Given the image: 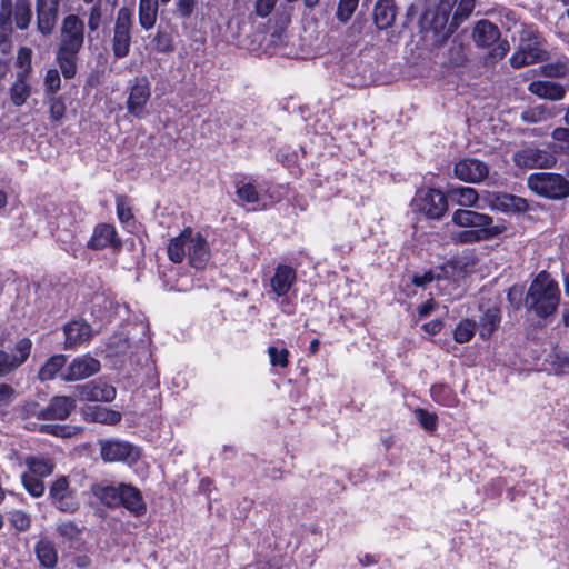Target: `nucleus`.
I'll return each mask as SVG.
<instances>
[{
	"label": "nucleus",
	"instance_id": "obj_1",
	"mask_svg": "<svg viewBox=\"0 0 569 569\" xmlns=\"http://www.w3.org/2000/svg\"><path fill=\"white\" fill-rule=\"evenodd\" d=\"M451 221L455 226L463 229L451 236L455 243L461 244L491 240L507 230L505 221L495 222L492 217L469 209L455 210Z\"/></svg>",
	"mask_w": 569,
	"mask_h": 569
},
{
	"label": "nucleus",
	"instance_id": "obj_2",
	"mask_svg": "<svg viewBox=\"0 0 569 569\" xmlns=\"http://www.w3.org/2000/svg\"><path fill=\"white\" fill-rule=\"evenodd\" d=\"M84 43V23L79 16L71 13L63 18L60 26L57 62L66 79L77 73L78 54Z\"/></svg>",
	"mask_w": 569,
	"mask_h": 569
},
{
	"label": "nucleus",
	"instance_id": "obj_3",
	"mask_svg": "<svg viewBox=\"0 0 569 569\" xmlns=\"http://www.w3.org/2000/svg\"><path fill=\"white\" fill-rule=\"evenodd\" d=\"M168 258L181 263L186 258L192 268L203 269L209 263L211 251L207 239L200 231L183 229L179 236L170 239L167 248Z\"/></svg>",
	"mask_w": 569,
	"mask_h": 569
},
{
	"label": "nucleus",
	"instance_id": "obj_4",
	"mask_svg": "<svg viewBox=\"0 0 569 569\" xmlns=\"http://www.w3.org/2000/svg\"><path fill=\"white\" fill-rule=\"evenodd\" d=\"M32 20L30 0H1L0 2V51L8 53L11 49L10 36L13 24L20 29L29 28Z\"/></svg>",
	"mask_w": 569,
	"mask_h": 569
},
{
	"label": "nucleus",
	"instance_id": "obj_5",
	"mask_svg": "<svg viewBox=\"0 0 569 569\" xmlns=\"http://www.w3.org/2000/svg\"><path fill=\"white\" fill-rule=\"evenodd\" d=\"M560 291L556 281L546 272H540L531 282L526 306L538 317L546 318L552 315L559 305Z\"/></svg>",
	"mask_w": 569,
	"mask_h": 569
},
{
	"label": "nucleus",
	"instance_id": "obj_6",
	"mask_svg": "<svg viewBox=\"0 0 569 569\" xmlns=\"http://www.w3.org/2000/svg\"><path fill=\"white\" fill-rule=\"evenodd\" d=\"M76 408V399L68 396L53 397L47 407L30 401L23 406V411L28 417H34L38 420H66Z\"/></svg>",
	"mask_w": 569,
	"mask_h": 569
},
{
	"label": "nucleus",
	"instance_id": "obj_7",
	"mask_svg": "<svg viewBox=\"0 0 569 569\" xmlns=\"http://www.w3.org/2000/svg\"><path fill=\"white\" fill-rule=\"evenodd\" d=\"M528 187L537 194L549 199L569 196V182L561 174L538 172L528 178Z\"/></svg>",
	"mask_w": 569,
	"mask_h": 569
},
{
	"label": "nucleus",
	"instance_id": "obj_8",
	"mask_svg": "<svg viewBox=\"0 0 569 569\" xmlns=\"http://www.w3.org/2000/svg\"><path fill=\"white\" fill-rule=\"evenodd\" d=\"M132 11L127 7L119 9L113 27L112 52L118 59L129 54L131 47Z\"/></svg>",
	"mask_w": 569,
	"mask_h": 569
},
{
	"label": "nucleus",
	"instance_id": "obj_9",
	"mask_svg": "<svg viewBox=\"0 0 569 569\" xmlns=\"http://www.w3.org/2000/svg\"><path fill=\"white\" fill-rule=\"evenodd\" d=\"M413 210L422 212L428 218L439 219L448 209L445 193L438 189L421 190L411 202Z\"/></svg>",
	"mask_w": 569,
	"mask_h": 569
},
{
	"label": "nucleus",
	"instance_id": "obj_10",
	"mask_svg": "<svg viewBox=\"0 0 569 569\" xmlns=\"http://www.w3.org/2000/svg\"><path fill=\"white\" fill-rule=\"evenodd\" d=\"M32 349V341L29 338H21L10 352L0 349V377H6L22 366L29 358Z\"/></svg>",
	"mask_w": 569,
	"mask_h": 569
},
{
	"label": "nucleus",
	"instance_id": "obj_11",
	"mask_svg": "<svg viewBox=\"0 0 569 569\" xmlns=\"http://www.w3.org/2000/svg\"><path fill=\"white\" fill-rule=\"evenodd\" d=\"M100 455L106 462L133 463L139 458V450L126 441L102 440Z\"/></svg>",
	"mask_w": 569,
	"mask_h": 569
},
{
	"label": "nucleus",
	"instance_id": "obj_12",
	"mask_svg": "<svg viewBox=\"0 0 569 569\" xmlns=\"http://www.w3.org/2000/svg\"><path fill=\"white\" fill-rule=\"evenodd\" d=\"M150 82L148 78H136L127 100L128 112L136 118H142L144 116V107L150 99Z\"/></svg>",
	"mask_w": 569,
	"mask_h": 569
},
{
	"label": "nucleus",
	"instance_id": "obj_13",
	"mask_svg": "<svg viewBox=\"0 0 569 569\" xmlns=\"http://www.w3.org/2000/svg\"><path fill=\"white\" fill-rule=\"evenodd\" d=\"M100 370V362L90 355H83L74 358L70 365L61 372L64 381H77L86 379Z\"/></svg>",
	"mask_w": 569,
	"mask_h": 569
},
{
	"label": "nucleus",
	"instance_id": "obj_14",
	"mask_svg": "<svg viewBox=\"0 0 569 569\" xmlns=\"http://www.w3.org/2000/svg\"><path fill=\"white\" fill-rule=\"evenodd\" d=\"M60 0H36L37 30L42 36H50L58 20Z\"/></svg>",
	"mask_w": 569,
	"mask_h": 569
},
{
	"label": "nucleus",
	"instance_id": "obj_15",
	"mask_svg": "<svg viewBox=\"0 0 569 569\" xmlns=\"http://www.w3.org/2000/svg\"><path fill=\"white\" fill-rule=\"evenodd\" d=\"M513 161L523 168H551L557 159L550 151L538 148H526L515 153Z\"/></svg>",
	"mask_w": 569,
	"mask_h": 569
},
{
	"label": "nucleus",
	"instance_id": "obj_16",
	"mask_svg": "<svg viewBox=\"0 0 569 569\" xmlns=\"http://www.w3.org/2000/svg\"><path fill=\"white\" fill-rule=\"evenodd\" d=\"M455 177L469 183H479L489 174L488 166L478 159H462L455 164Z\"/></svg>",
	"mask_w": 569,
	"mask_h": 569
},
{
	"label": "nucleus",
	"instance_id": "obj_17",
	"mask_svg": "<svg viewBox=\"0 0 569 569\" xmlns=\"http://www.w3.org/2000/svg\"><path fill=\"white\" fill-rule=\"evenodd\" d=\"M50 498L52 503L63 512H74L79 503L74 497V493L69 488L67 478L61 477L57 479L50 487Z\"/></svg>",
	"mask_w": 569,
	"mask_h": 569
},
{
	"label": "nucleus",
	"instance_id": "obj_18",
	"mask_svg": "<svg viewBox=\"0 0 569 569\" xmlns=\"http://www.w3.org/2000/svg\"><path fill=\"white\" fill-rule=\"evenodd\" d=\"M487 200L490 209L501 212H523L528 208L523 198L507 193H489Z\"/></svg>",
	"mask_w": 569,
	"mask_h": 569
},
{
	"label": "nucleus",
	"instance_id": "obj_19",
	"mask_svg": "<svg viewBox=\"0 0 569 569\" xmlns=\"http://www.w3.org/2000/svg\"><path fill=\"white\" fill-rule=\"evenodd\" d=\"M80 396L88 401L109 402L116 398V388L104 381L94 380L79 387Z\"/></svg>",
	"mask_w": 569,
	"mask_h": 569
},
{
	"label": "nucleus",
	"instance_id": "obj_20",
	"mask_svg": "<svg viewBox=\"0 0 569 569\" xmlns=\"http://www.w3.org/2000/svg\"><path fill=\"white\" fill-rule=\"evenodd\" d=\"M63 332L66 337L64 346L67 349L88 342L93 335V330L90 325L82 320H74L67 323L63 328Z\"/></svg>",
	"mask_w": 569,
	"mask_h": 569
},
{
	"label": "nucleus",
	"instance_id": "obj_21",
	"mask_svg": "<svg viewBox=\"0 0 569 569\" xmlns=\"http://www.w3.org/2000/svg\"><path fill=\"white\" fill-rule=\"evenodd\" d=\"M547 59L548 52L545 49L539 46L523 44L511 56L510 63L513 68L519 69Z\"/></svg>",
	"mask_w": 569,
	"mask_h": 569
},
{
	"label": "nucleus",
	"instance_id": "obj_22",
	"mask_svg": "<svg viewBox=\"0 0 569 569\" xmlns=\"http://www.w3.org/2000/svg\"><path fill=\"white\" fill-rule=\"evenodd\" d=\"M297 279L296 270L288 264H279L270 279L272 291L278 297H284L293 286Z\"/></svg>",
	"mask_w": 569,
	"mask_h": 569
},
{
	"label": "nucleus",
	"instance_id": "obj_23",
	"mask_svg": "<svg viewBox=\"0 0 569 569\" xmlns=\"http://www.w3.org/2000/svg\"><path fill=\"white\" fill-rule=\"evenodd\" d=\"M88 246L93 250H100L107 247L119 248L121 242L117 238L116 228L111 224L102 223L94 228Z\"/></svg>",
	"mask_w": 569,
	"mask_h": 569
},
{
	"label": "nucleus",
	"instance_id": "obj_24",
	"mask_svg": "<svg viewBox=\"0 0 569 569\" xmlns=\"http://www.w3.org/2000/svg\"><path fill=\"white\" fill-rule=\"evenodd\" d=\"M33 87L28 76L16 74L14 80L9 87L10 102L14 107L23 106L32 96Z\"/></svg>",
	"mask_w": 569,
	"mask_h": 569
},
{
	"label": "nucleus",
	"instance_id": "obj_25",
	"mask_svg": "<svg viewBox=\"0 0 569 569\" xmlns=\"http://www.w3.org/2000/svg\"><path fill=\"white\" fill-rule=\"evenodd\" d=\"M499 29L488 20H480L473 27L472 38L478 47H490L499 40Z\"/></svg>",
	"mask_w": 569,
	"mask_h": 569
},
{
	"label": "nucleus",
	"instance_id": "obj_26",
	"mask_svg": "<svg viewBox=\"0 0 569 569\" xmlns=\"http://www.w3.org/2000/svg\"><path fill=\"white\" fill-rule=\"evenodd\" d=\"M120 505L134 516H141L146 512V503L141 492L130 485L122 483Z\"/></svg>",
	"mask_w": 569,
	"mask_h": 569
},
{
	"label": "nucleus",
	"instance_id": "obj_27",
	"mask_svg": "<svg viewBox=\"0 0 569 569\" xmlns=\"http://www.w3.org/2000/svg\"><path fill=\"white\" fill-rule=\"evenodd\" d=\"M528 90L541 99L552 101L561 100L566 94V90L561 84L551 81H532Z\"/></svg>",
	"mask_w": 569,
	"mask_h": 569
},
{
	"label": "nucleus",
	"instance_id": "obj_28",
	"mask_svg": "<svg viewBox=\"0 0 569 569\" xmlns=\"http://www.w3.org/2000/svg\"><path fill=\"white\" fill-rule=\"evenodd\" d=\"M397 9L393 0H378L373 9L376 26L383 30L391 27L396 20Z\"/></svg>",
	"mask_w": 569,
	"mask_h": 569
},
{
	"label": "nucleus",
	"instance_id": "obj_29",
	"mask_svg": "<svg viewBox=\"0 0 569 569\" xmlns=\"http://www.w3.org/2000/svg\"><path fill=\"white\" fill-rule=\"evenodd\" d=\"M84 419L89 422L116 425L121 420V413L106 407L93 405L83 409Z\"/></svg>",
	"mask_w": 569,
	"mask_h": 569
},
{
	"label": "nucleus",
	"instance_id": "obj_30",
	"mask_svg": "<svg viewBox=\"0 0 569 569\" xmlns=\"http://www.w3.org/2000/svg\"><path fill=\"white\" fill-rule=\"evenodd\" d=\"M236 194L238 202L242 206L249 204L251 209H261L259 192L251 181L241 179L236 182Z\"/></svg>",
	"mask_w": 569,
	"mask_h": 569
},
{
	"label": "nucleus",
	"instance_id": "obj_31",
	"mask_svg": "<svg viewBox=\"0 0 569 569\" xmlns=\"http://www.w3.org/2000/svg\"><path fill=\"white\" fill-rule=\"evenodd\" d=\"M448 196L455 201L458 206L465 208H479L483 209V206H479V194L476 189L471 187H451L448 190Z\"/></svg>",
	"mask_w": 569,
	"mask_h": 569
},
{
	"label": "nucleus",
	"instance_id": "obj_32",
	"mask_svg": "<svg viewBox=\"0 0 569 569\" xmlns=\"http://www.w3.org/2000/svg\"><path fill=\"white\" fill-rule=\"evenodd\" d=\"M122 483L119 486L94 485L92 487L93 495L106 506L117 507L121 503Z\"/></svg>",
	"mask_w": 569,
	"mask_h": 569
},
{
	"label": "nucleus",
	"instance_id": "obj_33",
	"mask_svg": "<svg viewBox=\"0 0 569 569\" xmlns=\"http://www.w3.org/2000/svg\"><path fill=\"white\" fill-rule=\"evenodd\" d=\"M158 18V1L157 0H140L139 2V24L144 30H150L154 27Z\"/></svg>",
	"mask_w": 569,
	"mask_h": 569
},
{
	"label": "nucleus",
	"instance_id": "obj_34",
	"mask_svg": "<svg viewBox=\"0 0 569 569\" xmlns=\"http://www.w3.org/2000/svg\"><path fill=\"white\" fill-rule=\"evenodd\" d=\"M26 465L28 467V471H27L28 473L40 477V478H46V477L50 476L54 468V463H53L52 459L44 457V456L28 457L26 459Z\"/></svg>",
	"mask_w": 569,
	"mask_h": 569
},
{
	"label": "nucleus",
	"instance_id": "obj_35",
	"mask_svg": "<svg viewBox=\"0 0 569 569\" xmlns=\"http://www.w3.org/2000/svg\"><path fill=\"white\" fill-rule=\"evenodd\" d=\"M500 311L497 307L488 308L480 317L479 336L489 339L500 322Z\"/></svg>",
	"mask_w": 569,
	"mask_h": 569
},
{
	"label": "nucleus",
	"instance_id": "obj_36",
	"mask_svg": "<svg viewBox=\"0 0 569 569\" xmlns=\"http://www.w3.org/2000/svg\"><path fill=\"white\" fill-rule=\"evenodd\" d=\"M57 531L63 542H67L71 548H78L82 541V529L72 521H67L58 525Z\"/></svg>",
	"mask_w": 569,
	"mask_h": 569
},
{
	"label": "nucleus",
	"instance_id": "obj_37",
	"mask_svg": "<svg viewBox=\"0 0 569 569\" xmlns=\"http://www.w3.org/2000/svg\"><path fill=\"white\" fill-rule=\"evenodd\" d=\"M36 555L40 563L46 568H53L58 560L56 548L48 539H41L36 545Z\"/></svg>",
	"mask_w": 569,
	"mask_h": 569
},
{
	"label": "nucleus",
	"instance_id": "obj_38",
	"mask_svg": "<svg viewBox=\"0 0 569 569\" xmlns=\"http://www.w3.org/2000/svg\"><path fill=\"white\" fill-rule=\"evenodd\" d=\"M432 399L442 406L455 407L458 403V398L453 390L445 383L433 385L430 389Z\"/></svg>",
	"mask_w": 569,
	"mask_h": 569
},
{
	"label": "nucleus",
	"instance_id": "obj_39",
	"mask_svg": "<svg viewBox=\"0 0 569 569\" xmlns=\"http://www.w3.org/2000/svg\"><path fill=\"white\" fill-rule=\"evenodd\" d=\"M66 363V357L63 355L52 356L47 362L41 367L39 371V378L42 381L52 380L57 377V375L62 370Z\"/></svg>",
	"mask_w": 569,
	"mask_h": 569
},
{
	"label": "nucleus",
	"instance_id": "obj_40",
	"mask_svg": "<svg viewBox=\"0 0 569 569\" xmlns=\"http://www.w3.org/2000/svg\"><path fill=\"white\" fill-rule=\"evenodd\" d=\"M456 2L457 0H441V6H451V3ZM473 9L475 0H458V4L452 18V24H455L456 27L459 26L472 13Z\"/></svg>",
	"mask_w": 569,
	"mask_h": 569
},
{
	"label": "nucleus",
	"instance_id": "obj_41",
	"mask_svg": "<svg viewBox=\"0 0 569 569\" xmlns=\"http://www.w3.org/2000/svg\"><path fill=\"white\" fill-rule=\"evenodd\" d=\"M32 50L29 47H20L16 57V74H22L31 77L33 72L32 67Z\"/></svg>",
	"mask_w": 569,
	"mask_h": 569
},
{
	"label": "nucleus",
	"instance_id": "obj_42",
	"mask_svg": "<svg viewBox=\"0 0 569 569\" xmlns=\"http://www.w3.org/2000/svg\"><path fill=\"white\" fill-rule=\"evenodd\" d=\"M540 71L546 77L562 78L569 73V59L562 58L555 62L540 67Z\"/></svg>",
	"mask_w": 569,
	"mask_h": 569
},
{
	"label": "nucleus",
	"instance_id": "obj_43",
	"mask_svg": "<svg viewBox=\"0 0 569 569\" xmlns=\"http://www.w3.org/2000/svg\"><path fill=\"white\" fill-rule=\"evenodd\" d=\"M39 430L43 433L53 435L56 437L70 438L77 435L81 428L69 425L44 423L39 427Z\"/></svg>",
	"mask_w": 569,
	"mask_h": 569
},
{
	"label": "nucleus",
	"instance_id": "obj_44",
	"mask_svg": "<svg viewBox=\"0 0 569 569\" xmlns=\"http://www.w3.org/2000/svg\"><path fill=\"white\" fill-rule=\"evenodd\" d=\"M8 520L18 531H27L31 527V516L22 509L10 510Z\"/></svg>",
	"mask_w": 569,
	"mask_h": 569
},
{
	"label": "nucleus",
	"instance_id": "obj_45",
	"mask_svg": "<svg viewBox=\"0 0 569 569\" xmlns=\"http://www.w3.org/2000/svg\"><path fill=\"white\" fill-rule=\"evenodd\" d=\"M21 480L23 483L24 489L32 496V497H41L44 492V483L42 481V478L30 475L28 472L22 473Z\"/></svg>",
	"mask_w": 569,
	"mask_h": 569
},
{
	"label": "nucleus",
	"instance_id": "obj_46",
	"mask_svg": "<svg viewBox=\"0 0 569 569\" xmlns=\"http://www.w3.org/2000/svg\"><path fill=\"white\" fill-rule=\"evenodd\" d=\"M476 325L471 320H462L460 321L455 331L453 338L458 343H465L471 340L475 335Z\"/></svg>",
	"mask_w": 569,
	"mask_h": 569
},
{
	"label": "nucleus",
	"instance_id": "obj_47",
	"mask_svg": "<svg viewBox=\"0 0 569 569\" xmlns=\"http://www.w3.org/2000/svg\"><path fill=\"white\" fill-rule=\"evenodd\" d=\"M44 92L47 97L54 96L61 86L59 71L54 68L48 69L43 79Z\"/></svg>",
	"mask_w": 569,
	"mask_h": 569
},
{
	"label": "nucleus",
	"instance_id": "obj_48",
	"mask_svg": "<svg viewBox=\"0 0 569 569\" xmlns=\"http://www.w3.org/2000/svg\"><path fill=\"white\" fill-rule=\"evenodd\" d=\"M550 116V112L545 106H537L525 110L521 113V119L528 123H536L547 120Z\"/></svg>",
	"mask_w": 569,
	"mask_h": 569
},
{
	"label": "nucleus",
	"instance_id": "obj_49",
	"mask_svg": "<svg viewBox=\"0 0 569 569\" xmlns=\"http://www.w3.org/2000/svg\"><path fill=\"white\" fill-rule=\"evenodd\" d=\"M49 113L52 121H61L66 114V103L61 97L51 96L48 100Z\"/></svg>",
	"mask_w": 569,
	"mask_h": 569
},
{
	"label": "nucleus",
	"instance_id": "obj_50",
	"mask_svg": "<svg viewBox=\"0 0 569 569\" xmlns=\"http://www.w3.org/2000/svg\"><path fill=\"white\" fill-rule=\"evenodd\" d=\"M415 417L423 429L428 431H433L436 429L437 416L435 413L418 408L415 410Z\"/></svg>",
	"mask_w": 569,
	"mask_h": 569
},
{
	"label": "nucleus",
	"instance_id": "obj_51",
	"mask_svg": "<svg viewBox=\"0 0 569 569\" xmlns=\"http://www.w3.org/2000/svg\"><path fill=\"white\" fill-rule=\"evenodd\" d=\"M359 0H340L337 17L340 21H348L357 9Z\"/></svg>",
	"mask_w": 569,
	"mask_h": 569
},
{
	"label": "nucleus",
	"instance_id": "obj_52",
	"mask_svg": "<svg viewBox=\"0 0 569 569\" xmlns=\"http://www.w3.org/2000/svg\"><path fill=\"white\" fill-rule=\"evenodd\" d=\"M268 353L272 366H279L281 368L288 365V350L284 348L269 347Z\"/></svg>",
	"mask_w": 569,
	"mask_h": 569
},
{
	"label": "nucleus",
	"instance_id": "obj_53",
	"mask_svg": "<svg viewBox=\"0 0 569 569\" xmlns=\"http://www.w3.org/2000/svg\"><path fill=\"white\" fill-rule=\"evenodd\" d=\"M449 59L450 62L455 66L462 64L466 61V49L462 43L456 40L452 41L451 48L449 50Z\"/></svg>",
	"mask_w": 569,
	"mask_h": 569
},
{
	"label": "nucleus",
	"instance_id": "obj_54",
	"mask_svg": "<svg viewBox=\"0 0 569 569\" xmlns=\"http://www.w3.org/2000/svg\"><path fill=\"white\" fill-rule=\"evenodd\" d=\"M101 18V3L100 1H98L89 9L88 28L90 29V31H97L100 28Z\"/></svg>",
	"mask_w": 569,
	"mask_h": 569
},
{
	"label": "nucleus",
	"instance_id": "obj_55",
	"mask_svg": "<svg viewBox=\"0 0 569 569\" xmlns=\"http://www.w3.org/2000/svg\"><path fill=\"white\" fill-rule=\"evenodd\" d=\"M555 141L561 142L563 151L569 154V128L558 127L551 132Z\"/></svg>",
	"mask_w": 569,
	"mask_h": 569
},
{
	"label": "nucleus",
	"instance_id": "obj_56",
	"mask_svg": "<svg viewBox=\"0 0 569 569\" xmlns=\"http://www.w3.org/2000/svg\"><path fill=\"white\" fill-rule=\"evenodd\" d=\"M16 390L8 383H0V408L16 399Z\"/></svg>",
	"mask_w": 569,
	"mask_h": 569
},
{
	"label": "nucleus",
	"instance_id": "obj_57",
	"mask_svg": "<svg viewBox=\"0 0 569 569\" xmlns=\"http://www.w3.org/2000/svg\"><path fill=\"white\" fill-rule=\"evenodd\" d=\"M278 0H257L256 1V13L261 17H268L273 10Z\"/></svg>",
	"mask_w": 569,
	"mask_h": 569
},
{
	"label": "nucleus",
	"instance_id": "obj_58",
	"mask_svg": "<svg viewBox=\"0 0 569 569\" xmlns=\"http://www.w3.org/2000/svg\"><path fill=\"white\" fill-rule=\"evenodd\" d=\"M521 41H529V44L539 46L540 36L533 26H526L521 31Z\"/></svg>",
	"mask_w": 569,
	"mask_h": 569
},
{
	"label": "nucleus",
	"instance_id": "obj_59",
	"mask_svg": "<svg viewBox=\"0 0 569 569\" xmlns=\"http://www.w3.org/2000/svg\"><path fill=\"white\" fill-rule=\"evenodd\" d=\"M117 213L121 222H127L132 218L130 208L127 207L122 198L117 199Z\"/></svg>",
	"mask_w": 569,
	"mask_h": 569
},
{
	"label": "nucleus",
	"instance_id": "obj_60",
	"mask_svg": "<svg viewBox=\"0 0 569 569\" xmlns=\"http://www.w3.org/2000/svg\"><path fill=\"white\" fill-rule=\"evenodd\" d=\"M510 46L507 40L499 41L498 44L493 48L490 56L493 60L502 59L509 51Z\"/></svg>",
	"mask_w": 569,
	"mask_h": 569
},
{
	"label": "nucleus",
	"instance_id": "obj_61",
	"mask_svg": "<svg viewBox=\"0 0 569 569\" xmlns=\"http://www.w3.org/2000/svg\"><path fill=\"white\" fill-rule=\"evenodd\" d=\"M194 7V0H178L177 8L181 17L188 18L191 16Z\"/></svg>",
	"mask_w": 569,
	"mask_h": 569
},
{
	"label": "nucleus",
	"instance_id": "obj_62",
	"mask_svg": "<svg viewBox=\"0 0 569 569\" xmlns=\"http://www.w3.org/2000/svg\"><path fill=\"white\" fill-rule=\"evenodd\" d=\"M437 303L433 299H429L418 307V315L420 318L428 317L436 308Z\"/></svg>",
	"mask_w": 569,
	"mask_h": 569
},
{
	"label": "nucleus",
	"instance_id": "obj_63",
	"mask_svg": "<svg viewBox=\"0 0 569 569\" xmlns=\"http://www.w3.org/2000/svg\"><path fill=\"white\" fill-rule=\"evenodd\" d=\"M442 328V322L440 320H432L426 325H423V329L426 332L436 335L438 333Z\"/></svg>",
	"mask_w": 569,
	"mask_h": 569
},
{
	"label": "nucleus",
	"instance_id": "obj_64",
	"mask_svg": "<svg viewBox=\"0 0 569 569\" xmlns=\"http://www.w3.org/2000/svg\"><path fill=\"white\" fill-rule=\"evenodd\" d=\"M433 280L432 272H425L422 276H415L413 283L416 286H425Z\"/></svg>",
	"mask_w": 569,
	"mask_h": 569
}]
</instances>
